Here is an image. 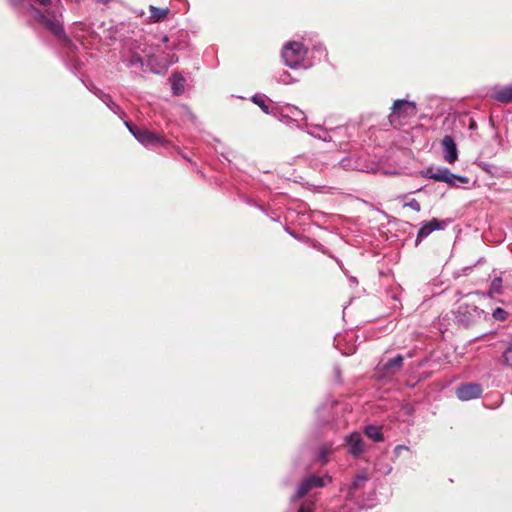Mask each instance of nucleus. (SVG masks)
<instances>
[{
    "label": "nucleus",
    "mask_w": 512,
    "mask_h": 512,
    "mask_svg": "<svg viewBox=\"0 0 512 512\" xmlns=\"http://www.w3.org/2000/svg\"><path fill=\"white\" fill-rule=\"evenodd\" d=\"M483 314V311L478 310L477 307H473V313H471V317L468 318V321H474L476 318H480Z\"/></svg>",
    "instance_id": "obj_24"
},
{
    "label": "nucleus",
    "mask_w": 512,
    "mask_h": 512,
    "mask_svg": "<svg viewBox=\"0 0 512 512\" xmlns=\"http://www.w3.org/2000/svg\"><path fill=\"white\" fill-rule=\"evenodd\" d=\"M126 126L129 129V131L133 134V136L143 145L148 146L164 143L163 139L155 133H152L146 129H141L132 126L128 122H126Z\"/></svg>",
    "instance_id": "obj_5"
},
{
    "label": "nucleus",
    "mask_w": 512,
    "mask_h": 512,
    "mask_svg": "<svg viewBox=\"0 0 512 512\" xmlns=\"http://www.w3.org/2000/svg\"><path fill=\"white\" fill-rule=\"evenodd\" d=\"M407 450H408V447H406L404 445H398L395 447L394 453L396 456H399L402 451H407Z\"/></svg>",
    "instance_id": "obj_26"
},
{
    "label": "nucleus",
    "mask_w": 512,
    "mask_h": 512,
    "mask_svg": "<svg viewBox=\"0 0 512 512\" xmlns=\"http://www.w3.org/2000/svg\"><path fill=\"white\" fill-rule=\"evenodd\" d=\"M33 17L50 30L54 35L61 36L63 34V27L60 20L53 15L52 18H48L38 9L32 7Z\"/></svg>",
    "instance_id": "obj_6"
},
{
    "label": "nucleus",
    "mask_w": 512,
    "mask_h": 512,
    "mask_svg": "<svg viewBox=\"0 0 512 512\" xmlns=\"http://www.w3.org/2000/svg\"><path fill=\"white\" fill-rule=\"evenodd\" d=\"M277 80H278V82L283 83V84H290L293 81L290 74L286 71L282 72L278 76Z\"/></svg>",
    "instance_id": "obj_20"
},
{
    "label": "nucleus",
    "mask_w": 512,
    "mask_h": 512,
    "mask_svg": "<svg viewBox=\"0 0 512 512\" xmlns=\"http://www.w3.org/2000/svg\"><path fill=\"white\" fill-rule=\"evenodd\" d=\"M253 102L255 104H257L263 110V112H265L266 114H270V113L274 114L275 111L271 112L269 110L268 106L265 104V101H264V99L262 97L254 96L253 97Z\"/></svg>",
    "instance_id": "obj_17"
},
{
    "label": "nucleus",
    "mask_w": 512,
    "mask_h": 512,
    "mask_svg": "<svg viewBox=\"0 0 512 512\" xmlns=\"http://www.w3.org/2000/svg\"><path fill=\"white\" fill-rule=\"evenodd\" d=\"M415 103L407 100H396L392 107V113L389 116L393 125H401L407 118L416 115Z\"/></svg>",
    "instance_id": "obj_2"
},
{
    "label": "nucleus",
    "mask_w": 512,
    "mask_h": 512,
    "mask_svg": "<svg viewBox=\"0 0 512 512\" xmlns=\"http://www.w3.org/2000/svg\"><path fill=\"white\" fill-rule=\"evenodd\" d=\"M464 313H469L470 314L469 318L471 317V313L469 312V310H464Z\"/></svg>",
    "instance_id": "obj_30"
},
{
    "label": "nucleus",
    "mask_w": 512,
    "mask_h": 512,
    "mask_svg": "<svg viewBox=\"0 0 512 512\" xmlns=\"http://www.w3.org/2000/svg\"><path fill=\"white\" fill-rule=\"evenodd\" d=\"M447 225V221L445 220H438L436 218H433L430 221L424 222L417 234L416 238V244L418 245L419 242H421L424 238H426L430 233L436 230H443Z\"/></svg>",
    "instance_id": "obj_8"
},
{
    "label": "nucleus",
    "mask_w": 512,
    "mask_h": 512,
    "mask_svg": "<svg viewBox=\"0 0 512 512\" xmlns=\"http://www.w3.org/2000/svg\"><path fill=\"white\" fill-rule=\"evenodd\" d=\"M313 503H307L301 505L298 512H312Z\"/></svg>",
    "instance_id": "obj_25"
},
{
    "label": "nucleus",
    "mask_w": 512,
    "mask_h": 512,
    "mask_svg": "<svg viewBox=\"0 0 512 512\" xmlns=\"http://www.w3.org/2000/svg\"><path fill=\"white\" fill-rule=\"evenodd\" d=\"M506 316H507V313L505 310H503L502 308H497L493 311V317L496 319V320H499V321H502V320H505L506 319Z\"/></svg>",
    "instance_id": "obj_21"
},
{
    "label": "nucleus",
    "mask_w": 512,
    "mask_h": 512,
    "mask_svg": "<svg viewBox=\"0 0 512 512\" xmlns=\"http://www.w3.org/2000/svg\"><path fill=\"white\" fill-rule=\"evenodd\" d=\"M492 97L503 103L512 102V83L508 86L494 88Z\"/></svg>",
    "instance_id": "obj_12"
},
{
    "label": "nucleus",
    "mask_w": 512,
    "mask_h": 512,
    "mask_svg": "<svg viewBox=\"0 0 512 512\" xmlns=\"http://www.w3.org/2000/svg\"><path fill=\"white\" fill-rule=\"evenodd\" d=\"M328 453H329V452H328L326 449H323V450L320 452V455H319L320 459L325 461L326 456L328 455Z\"/></svg>",
    "instance_id": "obj_27"
},
{
    "label": "nucleus",
    "mask_w": 512,
    "mask_h": 512,
    "mask_svg": "<svg viewBox=\"0 0 512 512\" xmlns=\"http://www.w3.org/2000/svg\"><path fill=\"white\" fill-rule=\"evenodd\" d=\"M501 286H502V278L496 277L491 283L490 292L496 293V294L499 293L501 290Z\"/></svg>",
    "instance_id": "obj_18"
},
{
    "label": "nucleus",
    "mask_w": 512,
    "mask_h": 512,
    "mask_svg": "<svg viewBox=\"0 0 512 512\" xmlns=\"http://www.w3.org/2000/svg\"><path fill=\"white\" fill-rule=\"evenodd\" d=\"M404 206L409 207L417 212L420 211L421 209L420 203L415 199H412L409 202L405 203Z\"/></svg>",
    "instance_id": "obj_22"
},
{
    "label": "nucleus",
    "mask_w": 512,
    "mask_h": 512,
    "mask_svg": "<svg viewBox=\"0 0 512 512\" xmlns=\"http://www.w3.org/2000/svg\"><path fill=\"white\" fill-rule=\"evenodd\" d=\"M443 158L445 162L454 164L458 159V150L454 139L450 135L442 139Z\"/></svg>",
    "instance_id": "obj_9"
},
{
    "label": "nucleus",
    "mask_w": 512,
    "mask_h": 512,
    "mask_svg": "<svg viewBox=\"0 0 512 512\" xmlns=\"http://www.w3.org/2000/svg\"><path fill=\"white\" fill-rule=\"evenodd\" d=\"M503 358L508 365L512 366V345L504 352Z\"/></svg>",
    "instance_id": "obj_23"
},
{
    "label": "nucleus",
    "mask_w": 512,
    "mask_h": 512,
    "mask_svg": "<svg viewBox=\"0 0 512 512\" xmlns=\"http://www.w3.org/2000/svg\"><path fill=\"white\" fill-rule=\"evenodd\" d=\"M329 482H331V477H329V476H324V477L311 476V477L305 479L300 484L295 496L293 497V500L303 497L312 488L323 487Z\"/></svg>",
    "instance_id": "obj_7"
},
{
    "label": "nucleus",
    "mask_w": 512,
    "mask_h": 512,
    "mask_svg": "<svg viewBox=\"0 0 512 512\" xmlns=\"http://www.w3.org/2000/svg\"><path fill=\"white\" fill-rule=\"evenodd\" d=\"M366 435L375 442H380L383 440L381 428L378 426H367L365 429Z\"/></svg>",
    "instance_id": "obj_15"
},
{
    "label": "nucleus",
    "mask_w": 512,
    "mask_h": 512,
    "mask_svg": "<svg viewBox=\"0 0 512 512\" xmlns=\"http://www.w3.org/2000/svg\"><path fill=\"white\" fill-rule=\"evenodd\" d=\"M457 397L462 401L476 399L482 394V387L476 383H469L457 388Z\"/></svg>",
    "instance_id": "obj_10"
},
{
    "label": "nucleus",
    "mask_w": 512,
    "mask_h": 512,
    "mask_svg": "<svg viewBox=\"0 0 512 512\" xmlns=\"http://www.w3.org/2000/svg\"><path fill=\"white\" fill-rule=\"evenodd\" d=\"M41 5H48L50 3L51 0H37Z\"/></svg>",
    "instance_id": "obj_28"
},
{
    "label": "nucleus",
    "mask_w": 512,
    "mask_h": 512,
    "mask_svg": "<svg viewBox=\"0 0 512 512\" xmlns=\"http://www.w3.org/2000/svg\"><path fill=\"white\" fill-rule=\"evenodd\" d=\"M346 443L349 446L350 453L354 456H358L364 452V443L361 435L358 432H354L346 436Z\"/></svg>",
    "instance_id": "obj_11"
},
{
    "label": "nucleus",
    "mask_w": 512,
    "mask_h": 512,
    "mask_svg": "<svg viewBox=\"0 0 512 512\" xmlns=\"http://www.w3.org/2000/svg\"><path fill=\"white\" fill-rule=\"evenodd\" d=\"M366 476L361 474V475H358L354 481L352 482L351 486H350V490L352 489H357L358 487L361 486L362 483H364L366 481Z\"/></svg>",
    "instance_id": "obj_19"
},
{
    "label": "nucleus",
    "mask_w": 512,
    "mask_h": 512,
    "mask_svg": "<svg viewBox=\"0 0 512 512\" xmlns=\"http://www.w3.org/2000/svg\"><path fill=\"white\" fill-rule=\"evenodd\" d=\"M308 49L298 41H289L284 44L281 56L286 66L290 68L306 67L305 60Z\"/></svg>",
    "instance_id": "obj_1"
},
{
    "label": "nucleus",
    "mask_w": 512,
    "mask_h": 512,
    "mask_svg": "<svg viewBox=\"0 0 512 512\" xmlns=\"http://www.w3.org/2000/svg\"><path fill=\"white\" fill-rule=\"evenodd\" d=\"M171 84L174 94L179 95L184 91V79L180 75H173L171 77Z\"/></svg>",
    "instance_id": "obj_16"
},
{
    "label": "nucleus",
    "mask_w": 512,
    "mask_h": 512,
    "mask_svg": "<svg viewBox=\"0 0 512 512\" xmlns=\"http://www.w3.org/2000/svg\"><path fill=\"white\" fill-rule=\"evenodd\" d=\"M150 15L148 21L151 23L161 22L166 19L169 14L168 8H158L153 5L149 6Z\"/></svg>",
    "instance_id": "obj_13"
},
{
    "label": "nucleus",
    "mask_w": 512,
    "mask_h": 512,
    "mask_svg": "<svg viewBox=\"0 0 512 512\" xmlns=\"http://www.w3.org/2000/svg\"><path fill=\"white\" fill-rule=\"evenodd\" d=\"M464 313H469L470 314L469 318L471 317V313L469 312V310H464Z\"/></svg>",
    "instance_id": "obj_29"
},
{
    "label": "nucleus",
    "mask_w": 512,
    "mask_h": 512,
    "mask_svg": "<svg viewBox=\"0 0 512 512\" xmlns=\"http://www.w3.org/2000/svg\"><path fill=\"white\" fill-rule=\"evenodd\" d=\"M274 115L282 122L290 124L292 122L297 123L300 127L301 123L306 121V116L302 110L298 107L285 104L275 109Z\"/></svg>",
    "instance_id": "obj_3"
},
{
    "label": "nucleus",
    "mask_w": 512,
    "mask_h": 512,
    "mask_svg": "<svg viewBox=\"0 0 512 512\" xmlns=\"http://www.w3.org/2000/svg\"><path fill=\"white\" fill-rule=\"evenodd\" d=\"M139 16H143L144 15V12L141 11L140 13H138Z\"/></svg>",
    "instance_id": "obj_31"
},
{
    "label": "nucleus",
    "mask_w": 512,
    "mask_h": 512,
    "mask_svg": "<svg viewBox=\"0 0 512 512\" xmlns=\"http://www.w3.org/2000/svg\"><path fill=\"white\" fill-rule=\"evenodd\" d=\"M424 176L435 181L445 182L450 185H456L457 182L462 184L468 183L467 177L455 175L450 172L449 169L442 167L436 169H427Z\"/></svg>",
    "instance_id": "obj_4"
},
{
    "label": "nucleus",
    "mask_w": 512,
    "mask_h": 512,
    "mask_svg": "<svg viewBox=\"0 0 512 512\" xmlns=\"http://www.w3.org/2000/svg\"><path fill=\"white\" fill-rule=\"evenodd\" d=\"M403 362V358L400 355H397L393 359L389 360L385 364H383V369L385 370L386 376L394 375L401 367Z\"/></svg>",
    "instance_id": "obj_14"
}]
</instances>
